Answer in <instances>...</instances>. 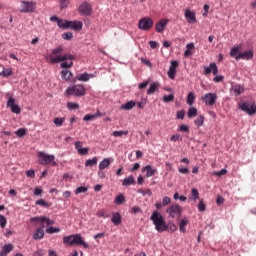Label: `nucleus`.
<instances>
[{
    "label": "nucleus",
    "instance_id": "obj_1",
    "mask_svg": "<svg viewBox=\"0 0 256 256\" xmlns=\"http://www.w3.org/2000/svg\"><path fill=\"white\" fill-rule=\"evenodd\" d=\"M63 53V46H58L52 50L49 54L50 63H61L62 61H73L74 56L71 54H61Z\"/></svg>",
    "mask_w": 256,
    "mask_h": 256
},
{
    "label": "nucleus",
    "instance_id": "obj_2",
    "mask_svg": "<svg viewBox=\"0 0 256 256\" xmlns=\"http://www.w3.org/2000/svg\"><path fill=\"white\" fill-rule=\"evenodd\" d=\"M150 219L153 222V225H155V229L156 231H158V233H163L164 231H167V223L165 222V218H163V215L161 213H159L158 211H154Z\"/></svg>",
    "mask_w": 256,
    "mask_h": 256
},
{
    "label": "nucleus",
    "instance_id": "obj_3",
    "mask_svg": "<svg viewBox=\"0 0 256 256\" xmlns=\"http://www.w3.org/2000/svg\"><path fill=\"white\" fill-rule=\"evenodd\" d=\"M64 245H82L84 249H89V244H87L81 234H73L63 237Z\"/></svg>",
    "mask_w": 256,
    "mask_h": 256
},
{
    "label": "nucleus",
    "instance_id": "obj_4",
    "mask_svg": "<svg viewBox=\"0 0 256 256\" xmlns=\"http://www.w3.org/2000/svg\"><path fill=\"white\" fill-rule=\"evenodd\" d=\"M38 158L40 165H49V163L53 167H57V162H55V155L47 154L45 152H38Z\"/></svg>",
    "mask_w": 256,
    "mask_h": 256
},
{
    "label": "nucleus",
    "instance_id": "obj_5",
    "mask_svg": "<svg viewBox=\"0 0 256 256\" xmlns=\"http://www.w3.org/2000/svg\"><path fill=\"white\" fill-rule=\"evenodd\" d=\"M66 95H73L74 97L85 96V87L81 84L70 86L65 91Z\"/></svg>",
    "mask_w": 256,
    "mask_h": 256
},
{
    "label": "nucleus",
    "instance_id": "obj_6",
    "mask_svg": "<svg viewBox=\"0 0 256 256\" xmlns=\"http://www.w3.org/2000/svg\"><path fill=\"white\" fill-rule=\"evenodd\" d=\"M35 9H37V3L22 1L20 4V13H35Z\"/></svg>",
    "mask_w": 256,
    "mask_h": 256
},
{
    "label": "nucleus",
    "instance_id": "obj_7",
    "mask_svg": "<svg viewBox=\"0 0 256 256\" xmlns=\"http://www.w3.org/2000/svg\"><path fill=\"white\" fill-rule=\"evenodd\" d=\"M239 109L241 111H244V113H247V115H255L256 113V106L255 103H249V102H240Z\"/></svg>",
    "mask_w": 256,
    "mask_h": 256
},
{
    "label": "nucleus",
    "instance_id": "obj_8",
    "mask_svg": "<svg viewBox=\"0 0 256 256\" xmlns=\"http://www.w3.org/2000/svg\"><path fill=\"white\" fill-rule=\"evenodd\" d=\"M166 213H168L171 219H175L176 217H181L183 209L178 204H173L166 210Z\"/></svg>",
    "mask_w": 256,
    "mask_h": 256
},
{
    "label": "nucleus",
    "instance_id": "obj_9",
    "mask_svg": "<svg viewBox=\"0 0 256 256\" xmlns=\"http://www.w3.org/2000/svg\"><path fill=\"white\" fill-rule=\"evenodd\" d=\"M153 27V20L149 17H144L140 19L138 23V29H141L142 31H149Z\"/></svg>",
    "mask_w": 256,
    "mask_h": 256
},
{
    "label": "nucleus",
    "instance_id": "obj_10",
    "mask_svg": "<svg viewBox=\"0 0 256 256\" xmlns=\"http://www.w3.org/2000/svg\"><path fill=\"white\" fill-rule=\"evenodd\" d=\"M95 75L89 74L87 72L83 74H77L76 77L72 80V83H77V81H81L82 83H87L90 79H94Z\"/></svg>",
    "mask_w": 256,
    "mask_h": 256
},
{
    "label": "nucleus",
    "instance_id": "obj_11",
    "mask_svg": "<svg viewBox=\"0 0 256 256\" xmlns=\"http://www.w3.org/2000/svg\"><path fill=\"white\" fill-rule=\"evenodd\" d=\"M78 11L83 17H89V15H91V4L87 2L82 3L79 6Z\"/></svg>",
    "mask_w": 256,
    "mask_h": 256
},
{
    "label": "nucleus",
    "instance_id": "obj_12",
    "mask_svg": "<svg viewBox=\"0 0 256 256\" xmlns=\"http://www.w3.org/2000/svg\"><path fill=\"white\" fill-rule=\"evenodd\" d=\"M201 100L206 105H215V102L217 101V95L215 93H207L202 96Z\"/></svg>",
    "mask_w": 256,
    "mask_h": 256
},
{
    "label": "nucleus",
    "instance_id": "obj_13",
    "mask_svg": "<svg viewBox=\"0 0 256 256\" xmlns=\"http://www.w3.org/2000/svg\"><path fill=\"white\" fill-rule=\"evenodd\" d=\"M177 67H179V62L171 61L169 70L167 72L169 79H175V75L177 73Z\"/></svg>",
    "mask_w": 256,
    "mask_h": 256
},
{
    "label": "nucleus",
    "instance_id": "obj_14",
    "mask_svg": "<svg viewBox=\"0 0 256 256\" xmlns=\"http://www.w3.org/2000/svg\"><path fill=\"white\" fill-rule=\"evenodd\" d=\"M7 107H9L12 113H15L16 115H19V113H21V108L19 107V105L15 104V99L13 98L8 99Z\"/></svg>",
    "mask_w": 256,
    "mask_h": 256
},
{
    "label": "nucleus",
    "instance_id": "obj_15",
    "mask_svg": "<svg viewBox=\"0 0 256 256\" xmlns=\"http://www.w3.org/2000/svg\"><path fill=\"white\" fill-rule=\"evenodd\" d=\"M169 23V19H161L155 25V30L157 33H163L165 31L167 24Z\"/></svg>",
    "mask_w": 256,
    "mask_h": 256
},
{
    "label": "nucleus",
    "instance_id": "obj_16",
    "mask_svg": "<svg viewBox=\"0 0 256 256\" xmlns=\"http://www.w3.org/2000/svg\"><path fill=\"white\" fill-rule=\"evenodd\" d=\"M185 18L187 19V22L190 24L197 23V17L195 16V12L186 9L184 13Z\"/></svg>",
    "mask_w": 256,
    "mask_h": 256
},
{
    "label": "nucleus",
    "instance_id": "obj_17",
    "mask_svg": "<svg viewBox=\"0 0 256 256\" xmlns=\"http://www.w3.org/2000/svg\"><path fill=\"white\" fill-rule=\"evenodd\" d=\"M253 57V51L248 50L242 53H239L238 56H236V61H239V59H244L246 61L251 60V58Z\"/></svg>",
    "mask_w": 256,
    "mask_h": 256
},
{
    "label": "nucleus",
    "instance_id": "obj_18",
    "mask_svg": "<svg viewBox=\"0 0 256 256\" xmlns=\"http://www.w3.org/2000/svg\"><path fill=\"white\" fill-rule=\"evenodd\" d=\"M13 249H15V246H13V244L4 245L0 251V256L9 255V253H11V251H13Z\"/></svg>",
    "mask_w": 256,
    "mask_h": 256
},
{
    "label": "nucleus",
    "instance_id": "obj_19",
    "mask_svg": "<svg viewBox=\"0 0 256 256\" xmlns=\"http://www.w3.org/2000/svg\"><path fill=\"white\" fill-rule=\"evenodd\" d=\"M111 161H113L111 158H104L98 165V169L100 171H104V169H108L111 165Z\"/></svg>",
    "mask_w": 256,
    "mask_h": 256
},
{
    "label": "nucleus",
    "instance_id": "obj_20",
    "mask_svg": "<svg viewBox=\"0 0 256 256\" xmlns=\"http://www.w3.org/2000/svg\"><path fill=\"white\" fill-rule=\"evenodd\" d=\"M69 29H73L74 31H79L83 29V23L81 21H70Z\"/></svg>",
    "mask_w": 256,
    "mask_h": 256
},
{
    "label": "nucleus",
    "instance_id": "obj_21",
    "mask_svg": "<svg viewBox=\"0 0 256 256\" xmlns=\"http://www.w3.org/2000/svg\"><path fill=\"white\" fill-rule=\"evenodd\" d=\"M43 237H45V230H43V228L36 229L33 235V239L35 241H39L40 239H43Z\"/></svg>",
    "mask_w": 256,
    "mask_h": 256
},
{
    "label": "nucleus",
    "instance_id": "obj_22",
    "mask_svg": "<svg viewBox=\"0 0 256 256\" xmlns=\"http://www.w3.org/2000/svg\"><path fill=\"white\" fill-rule=\"evenodd\" d=\"M123 187H129V185H135V177L133 175H130L123 179L122 181Z\"/></svg>",
    "mask_w": 256,
    "mask_h": 256
},
{
    "label": "nucleus",
    "instance_id": "obj_23",
    "mask_svg": "<svg viewBox=\"0 0 256 256\" xmlns=\"http://www.w3.org/2000/svg\"><path fill=\"white\" fill-rule=\"evenodd\" d=\"M143 171L146 172V177H153V175H155V173H157L156 169H153V167H151V165H146L143 168Z\"/></svg>",
    "mask_w": 256,
    "mask_h": 256
},
{
    "label": "nucleus",
    "instance_id": "obj_24",
    "mask_svg": "<svg viewBox=\"0 0 256 256\" xmlns=\"http://www.w3.org/2000/svg\"><path fill=\"white\" fill-rule=\"evenodd\" d=\"M31 223H43V221H47V223H51V219L45 216H40V217H32L30 219Z\"/></svg>",
    "mask_w": 256,
    "mask_h": 256
},
{
    "label": "nucleus",
    "instance_id": "obj_25",
    "mask_svg": "<svg viewBox=\"0 0 256 256\" xmlns=\"http://www.w3.org/2000/svg\"><path fill=\"white\" fill-rule=\"evenodd\" d=\"M193 49H195V44L189 43L186 45V50L184 52V57H191L193 55Z\"/></svg>",
    "mask_w": 256,
    "mask_h": 256
},
{
    "label": "nucleus",
    "instance_id": "obj_26",
    "mask_svg": "<svg viewBox=\"0 0 256 256\" xmlns=\"http://www.w3.org/2000/svg\"><path fill=\"white\" fill-rule=\"evenodd\" d=\"M232 92L234 93L235 97H239L241 93L245 92V88H243L241 85H236L232 88Z\"/></svg>",
    "mask_w": 256,
    "mask_h": 256
},
{
    "label": "nucleus",
    "instance_id": "obj_27",
    "mask_svg": "<svg viewBox=\"0 0 256 256\" xmlns=\"http://www.w3.org/2000/svg\"><path fill=\"white\" fill-rule=\"evenodd\" d=\"M189 223V220H187V218L181 219L179 222V229L181 233H186L187 230L185 229V227H187Z\"/></svg>",
    "mask_w": 256,
    "mask_h": 256
},
{
    "label": "nucleus",
    "instance_id": "obj_28",
    "mask_svg": "<svg viewBox=\"0 0 256 256\" xmlns=\"http://www.w3.org/2000/svg\"><path fill=\"white\" fill-rule=\"evenodd\" d=\"M111 221L114 225H120V223H121V214L119 212L113 213Z\"/></svg>",
    "mask_w": 256,
    "mask_h": 256
},
{
    "label": "nucleus",
    "instance_id": "obj_29",
    "mask_svg": "<svg viewBox=\"0 0 256 256\" xmlns=\"http://www.w3.org/2000/svg\"><path fill=\"white\" fill-rule=\"evenodd\" d=\"M101 113L98 111L96 114H87L84 118L83 121H95L98 117H101Z\"/></svg>",
    "mask_w": 256,
    "mask_h": 256
},
{
    "label": "nucleus",
    "instance_id": "obj_30",
    "mask_svg": "<svg viewBox=\"0 0 256 256\" xmlns=\"http://www.w3.org/2000/svg\"><path fill=\"white\" fill-rule=\"evenodd\" d=\"M135 105H136L135 101H128L121 106V109H123L124 111H131V109H133Z\"/></svg>",
    "mask_w": 256,
    "mask_h": 256
},
{
    "label": "nucleus",
    "instance_id": "obj_31",
    "mask_svg": "<svg viewBox=\"0 0 256 256\" xmlns=\"http://www.w3.org/2000/svg\"><path fill=\"white\" fill-rule=\"evenodd\" d=\"M239 51H241V45L235 46L233 48H231L230 50V55L232 57H235L237 60V57H239Z\"/></svg>",
    "mask_w": 256,
    "mask_h": 256
},
{
    "label": "nucleus",
    "instance_id": "obj_32",
    "mask_svg": "<svg viewBox=\"0 0 256 256\" xmlns=\"http://www.w3.org/2000/svg\"><path fill=\"white\" fill-rule=\"evenodd\" d=\"M61 77L62 79H65V81H69L71 77H73V73L69 70H62Z\"/></svg>",
    "mask_w": 256,
    "mask_h": 256
},
{
    "label": "nucleus",
    "instance_id": "obj_33",
    "mask_svg": "<svg viewBox=\"0 0 256 256\" xmlns=\"http://www.w3.org/2000/svg\"><path fill=\"white\" fill-rule=\"evenodd\" d=\"M97 161H99V158L93 157L92 159H88L85 162V167H95L97 165Z\"/></svg>",
    "mask_w": 256,
    "mask_h": 256
},
{
    "label": "nucleus",
    "instance_id": "obj_34",
    "mask_svg": "<svg viewBox=\"0 0 256 256\" xmlns=\"http://www.w3.org/2000/svg\"><path fill=\"white\" fill-rule=\"evenodd\" d=\"M57 25H58V27H60V29H69L70 21L60 19V20H58Z\"/></svg>",
    "mask_w": 256,
    "mask_h": 256
},
{
    "label": "nucleus",
    "instance_id": "obj_35",
    "mask_svg": "<svg viewBox=\"0 0 256 256\" xmlns=\"http://www.w3.org/2000/svg\"><path fill=\"white\" fill-rule=\"evenodd\" d=\"M158 88H159V83H152V84H150V86H149V88L147 90V94L148 95H153V93H155Z\"/></svg>",
    "mask_w": 256,
    "mask_h": 256
},
{
    "label": "nucleus",
    "instance_id": "obj_36",
    "mask_svg": "<svg viewBox=\"0 0 256 256\" xmlns=\"http://www.w3.org/2000/svg\"><path fill=\"white\" fill-rule=\"evenodd\" d=\"M186 103L190 106L193 105V103H195V94L193 92H190L187 95Z\"/></svg>",
    "mask_w": 256,
    "mask_h": 256
},
{
    "label": "nucleus",
    "instance_id": "obj_37",
    "mask_svg": "<svg viewBox=\"0 0 256 256\" xmlns=\"http://www.w3.org/2000/svg\"><path fill=\"white\" fill-rule=\"evenodd\" d=\"M187 115L189 119H193V117H197V108L195 107L189 108Z\"/></svg>",
    "mask_w": 256,
    "mask_h": 256
},
{
    "label": "nucleus",
    "instance_id": "obj_38",
    "mask_svg": "<svg viewBox=\"0 0 256 256\" xmlns=\"http://www.w3.org/2000/svg\"><path fill=\"white\" fill-rule=\"evenodd\" d=\"M113 137H123V135H129L128 130H120L112 132Z\"/></svg>",
    "mask_w": 256,
    "mask_h": 256
},
{
    "label": "nucleus",
    "instance_id": "obj_39",
    "mask_svg": "<svg viewBox=\"0 0 256 256\" xmlns=\"http://www.w3.org/2000/svg\"><path fill=\"white\" fill-rule=\"evenodd\" d=\"M191 193L190 199H192V201H197V199H199V191L196 188H192Z\"/></svg>",
    "mask_w": 256,
    "mask_h": 256
},
{
    "label": "nucleus",
    "instance_id": "obj_40",
    "mask_svg": "<svg viewBox=\"0 0 256 256\" xmlns=\"http://www.w3.org/2000/svg\"><path fill=\"white\" fill-rule=\"evenodd\" d=\"M45 231L49 235H53L54 233H59L61 231V229L51 226V227L47 228Z\"/></svg>",
    "mask_w": 256,
    "mask_h": 256
},
{
    "label": "nucleus",
    "instance_id": "obj_41",
    "mask_svg": "<svg viewBox=\"0 0 256 256\" xmlns=\"http://www.w3.org/2000/svg\"><path fill=\"white\" fill-rule=\"evenodd\" d=\"M122 203H125V196H123V194H120L115 198V204L122 205Z\"/></svg>",
    "mask_w": 256,
    "mask_h": 256
},
{
    "label": "nucleus",
    "instance_id": "obj_42",
    "mask_svg": "<svg viewBox=\"0 0 256 256\" xmlns=\"http://www.w3.org/2000/svg\"><path fill=\"white\" fill-rule=\"evenodd\" d=\"M173 99H175V95L169 94V95H164L162 98V101H164V103H171Z\"/></svg>",
    "mask_w": 256,
    "mask_h": 256
},
{
    "label": "nucleus",
    "instance_id": "obj_43",
    "mask_svg": "<svg viewBox=\"0 0 256 256\" xmlns=\"http://www.w3.org/2000/svg\"><path fill=\"white\" fill-rule=\"evenodd\" d=\"M87 191H89L88 187L80 186V187L76 188L75 195H79L80 193H87Z\"/></svg>",
    "mask_w": 256,
    "mask_h": 256
},
{
    "label": "nucleus",
    "instance_id": "obj_44",
    "mask_svg": "<svg viewBox=\"0 0 256 256\" xmlns=\"http://www.w3.org/2000/svg\"><path fill=\"white\" fill-rule=\"evenodd\" d=\"M67 108L70 109V111H75V110L79 109V104L73 103V102H68Z\"/></svg>",
    "mask_w": 256,
    "mask_h": 256
},
{
    "label": "nucleus",
    "instance_id": "obj_45",
    "mask_svg": "<svg viewBox=\"0 0 256 256\" xmlns=\"http://www.w3.org/2000/svg\"><path fill=\"white\" fill-rule=\"evenodd\" d=\"M63 123H65V118L57 117L54 119V125H56V127H61Z\"/></svg>",
    "mask_w": 256,
    "mask_h": 256
},
{
    "label": "nucleus",
    "instance_id": "obj_46",
    "mask_svg": "<svg viewBox=\"0 0 256 256\" xmlns=\"http://www.w3.org/2000/svg\"><path fill=\"white\" fill-rule=\"evenodd\" d=\"M26 133H27V130L25 128H19L15 132V135H17V137H25Z\"/></svg>",
    "mask_w": 256,
    "mask_h": 256
},
{
    "label": "nucleus",
    "instance_id": "obj_47",
    "mask_svg": "<svg viewBox=\"0 0 256 256\" xmlns=\"http://www.w3.org/2000/svg\"><path fill=\"white\" fill-rule=\"evenodd\" d=\"M213 175H214L215 177H221V176H223V175H227V169L223 168V169L220 170V171H215V172H213Z\"/></svg>",
    "mask_w": 256,
    "mask_h": 256
},
{
    "label": "nucleus",
    "instance_id": "obj_48",
    "mask_svg": "<svg viewBox=\"0 0 256 256\" xmlns=\"http://www.w3.org/2000/svg\"><path fill=\"white\" fill-rule=\"evenodd\" d=\"M204 121H205V118H204L203 116H199V117L196 118V120H195V125H196L197 127H201V126L203 125Z\"/></svg>",
    "mask_w": 256,
    "mask_h": 256
},
{
    "label": "nucleus",
    "instance_id": "obj_49",
    "mask_svg": "<svg viewBox=\"0 0 256 256\" xmlns=\"http://www.w3.org/2000/svg\"><path fill=\"white\" fill-rule=\"evenodd\" d=\"M60 9H67L69 7V0H59Z\"/></svg>",
    "mask_w": 256,
    "mask_h": 256
},
{
    "label": "nucleus",
    "instance_id": "obj_50",
    "mask_svg": "<svg viewBox=\"0 0 256 256\" xmlns=\"http://www.w3.org/2000/svg\"><path fill=\"white\" fill-rule=\"evenodd\" d=\"M62 39H65V41H71L73 39V33L66 32L62 35Z\"/></svg>",
    "mask_w": 256,
    "mask_h": 256
},
{
    "label": "nucleus",
    "instance_id": "obj_51",
    "mask_svg": "<svg viewBox=\"0 0 256 256\" xmlns=\"http://www.w3.org/2000/svg\"><path fill=\"white\" fill-rule=\"evenodd\" d=\"M5 225H7V218H5L3 215H0V227L5 229Z\"/></svg>",
    "mask_w": 256,
    "mask_h": 256
},
{
    "label": "nucleus",
    "instance_id": "obj_52",
    "mask_svg": "<svg viewBox=\"0 0 256 256\" xmlns=\"http://www.w3.org/2000/svg\"><path fill=\"white\" fill-rule=\"evenodd\" d=\"M138 193L143 195V197H145V195H148V197H151V195H153V193L151 192V189L139 190Z\"/></svg>",
    "mask_w": 256,
    "mask_h": 256
},
{
    "label": "nucleus",
    "instance_id": "obj_53",
    "mask_svg": "<svg viewBox=\"0 0 256 256\" xmlns=\"http://www.w3.org/2000/svg\"><path fill=\"white\" fill-rule=\"evenodd\" d=\"M210 68H211V71H212L213 75H217V73H219V69L217 68V64L211 63Z\"/></svg>",
    "mask_w": 256,
    "mask_h": 256
},
{
    "label": "nucleus",
    "instance_id": "obj_54",
    "mask_svg": "<svg viewBox=\"0 0 256 256\" xmlns=\"http://www.w3.org/2000/svg\"><path fill=\"white\" fill-rule=\"evenodd\" d=\"M73 66V61H71L70 63H67L65 61H62L61 63V68L62 69H69Z\"/></svg>",
    "mask_w": 256,
    "mask_h": 256
},
{
    "label": "nucleus",
    "instance_id": "obj_55",
    "mask_svg": "<svg viewBox=\"0 0 256 256\" xmlns=\"http://www.w3.org/2000/svg\"><path fill=\"white\" fill-rule=\"evenodd\" d=\"M49 225H55V221L50 220V223H48L47 220H43V222L41 223L42 229H45V227H49Z\"/></svg>",
    "mask_w": 256,
    "mask_h": 256
},
{
    "label": "nucleus",
    "instance_id": "obj_56",
    "mask_svg": "<svg viewBox=\"0 0 256 256\" xmlns=\"http://www.w3.org/2000/svg\"><path fill=\"white\" fill-rule=\"evenodd\" d=\"M176 118L181 120L185 119V111L184 110L178 111L176 113Z\"/></svg>",
    "mask_w": 256,
    "mask_h": 256
},
{
    "label": "nucleus",
    "instance_id": "obj_57",
    "mask_svg": "<svg viewBox=\"0 0 256 256\" xmlns=\"http://www.w3.org/2000/svg\"><path fill=\"white\" fill-rule=\"evenodd\" d=\"M11 75V70L4 69L2 72H0V77H9Z\"/></svg>",
    "mask_w": 256,
    "mask_h": 256
},
{
    "label": "nucleus",
    "instance_id": "obj_58",
    "mask_svg": "<svg viewBox=\"0 0 256 256\" xmlns=\"http://www.w3.org/2000/svg\"><path fill=\"white\" fill-rule=\"evenodd\" d=\"M179 131H181L182 133H189V126L182 124L179 127Z\"/></svg>",
    "mask_w": 256,
    "mask_h": 256
},
{
    "label": "nucleus",
    "instance_id": "obj_59",
    "mask_svg": "<svg viewBox=\"0 0 256 256\" xmlns=\"http://www.w3.org/2000/svg\"><path fill=\"white\" fill-rule=\"evenodd\" d=\"M206 207H205V203H203V200H200L199 204H198V211H200L201 213H203V211H205Z\"/></svg>",
    "mask_w": 256,
    "mask_h": 256
},
{
    "label": "nucleus",
    "instance_id": "obj_60",
    "mask_svg": "<svg viewBox=\"0 0 256 256\" xmlns=\"http://www.w3.org/2000/svg\"><path fill=\"white\" fill-rule=\"evenodd\" d=\"M36 205H40L41 207H49L47 202H45V200H43V199L36 201Z\"/></svg>",
    "mask_w": 256,
    "mask_h": 256
},
{
    "label": "nucleus",
    "instance_id": "obj_61",
    "mask_svg": "<svg viewBox=\"0 0 256 256\" xmlns=\"http://www.w3.org/2000/svg\"><path fill=\"white\" fill-rule=\"evenodd\" d=\"M170 141H173L174 143L177 141H181V135H179V134L172 135L170 138Z\"/></svg>",
    "mask_w": 256,
    "mask_h": 256
},
{
    "label": "nucleus",
    "instance_id": "obj_62",
    "mask_svg": "<svg viewBox=\"0 0 256 256\" xmlns=\"http://www.w3.org/2000/svg\"><path fill=\"white\" fill-rule=\"evenodd\" d=\"M87 153H89V148H80L78 150L79 155H87Z\"/></svg>",
    "mask_w": 256,
    "mask_h": 256
},
{
    "label": "nucleus",
    "instance_id": "obj_63",
    "mask_svg": "<svg viewBox=\"0 0 256 256\" xmlns=\"http://www.w3.org/2000/svg\"><path fill=\"white\" fill-rule=\"evenodd\" d=\"M167 229L174 232L177 229V226L174 223H169Z\"/></svg>",
    "mask_w": 256,
    "mask_h": 256
},
{
    "label": "nucleus",
    "instance_id": "obj_64",
    "mask_svg": "<svg viewBox=\"0 0 256 256\" xmlns=\"http://www.w3.org/2000/svg\"><path fill=\"white\" fill-rule=\"evenodd\" d=\"M169 203H171V198L165 196V197L162 199V204H163V205H169Z\"/></svg>",
    "mask_w": 256,
    "mask_h": 256
}]
</instances>
